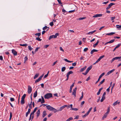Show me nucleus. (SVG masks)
I'll return each instance as SVG.
<instances>
[{
	"instance_id": "44",
	"label": "nucleus",
	"mask_w": 121,
	"mask_h": 121,
	"mask_svg": "<svg viewBox=\"0 0 121 121\" xmlns=\"http://www.w3.org/2000/svg\"><path fill=\"white\" fill-rule=\"evenodd\" d=\"M32 104V101H31L30 104L29 105V107L30 108V109H32V106H31V105Z\"/></svg>"
},
{
	"instance_id": "2",
	"label": "nucleus",
	"mask_w": 121,
	"mask_h": 121,
	"mask_svg": "<svg viewBox=\"0 0 121 121\" xmlns=\"http://www.w3.org/2000/svg\"><path fill=\"white\" fill-rule=\"evenodd\" d=\"M52 97V94L51 93H48L46 94L44 96L45 99H48Z\"/></svg>"
},
{
	"instance_id": "52",
	"label": "nucleus",
	"mask_w": 121,
	"mask_h": 121,
	"mask_svg": "<svg viewBox=\"0 0 121 121\" xmlns=\"http://www.w3.org/2000/svg\"><path fill=\"white\" fill-rule=\"evenodd\" d=\"M36 39L39 41H40L42 40V39H40L39 37L36 38Z\"/></svg>"
},
{
	"instance_id": "48",
	"label": "nucleus",
	"mask_w": 121,
	"mask_h": 121,
	"mask_svg": "<svg viewBox=\"0 0 121 121\" xmlns=\"http://www.w3.org/2000/svg\"><path fill=\"white\" fill-rule=\"evenodd\" d=\"M116 26H117V28L120 29H119V30H120V28H121V25H116Z\"/></svg>"
},
{
	"instance_id": "28",
	"label": "nucleus",
	"mask_w": 121,
	"mask_h": 121,
	"mask_svg": "<svg viewBox=\"0 0 121 121\" xmlns=\"http://www.w3.org/2000/svg\"><path fill=\"white\" fill-rule=\"evenodd\" d=\"M83 92H82V96L80 97V98L79 99V100H81L83 98Z\"/></svg>"
},
{
	"instance_id": "58",
	"label": "nucleus",
	"mask_w": 121,
	"mask_h": 121,
	"mask_svg": "<svg viewBox=\"0 0 121 121\" xmlns=\"http://www.w3.org/2000/svg\"><path fill=\"white\" fill-rule=\"evenodd\" d=\"M88 49V48H86L84 49L83 51L84 52H86Z\"/></svg>"
},
{
	"instance_id": "61",
	"label": "nucleus",
	"mask_w": 121,
	"mask_h": 121,
	"mask_svg": "<svg viewBox=\"0 0 121 121\" xmlns=\"http://www.w3.org/2000/svg\"><path fill=\"white\" fill-rule=\"evenodd\" d=\"M72 87H70V90H69V93H71L72 92Z\"/></svg>"
},
{
	"instance_id": "14",
	"label": "nucleus",
	"mask_w": 121,
	"mask_h": 121,
	"mask_svg": "<svg viewBox=\"0 0 121 121\" xmlns=\"http://www.w3.org/2000/svg\"><path fill=\"white\" fill-rule=\"evenodd\" d=\"M120 103V102H118V100H117L113 103L112 105L113 106H114L117 104H119Z\"/></svg>"
},
{
	"instance_id": "15",
	"label": "nucleus",
	"mask_w": 121,
	"mask_h": 121,
	"mask_svg": "<svg viewBox=\"0 0 121 121\" xmlns=\"http://www.w3.org/2000/svg\"><path fill=\"white\" fill-rule=\"evenodd\" d=\"M115 41L114 39H113L112 40L110 41L107 42H106V43H105V45H106L108 43H111Z\"/></svg>"
},
{
	"instance_id": "47",
	"label": "nucleus",
	"mask_w": 121,
	"mask_h": 121,
	"mask_svg": "<svg viewBox=\"0 0 121 121\" xmlns=\"http://www.w3.org/2000/svg\"><path fill=\"white\" fill-rule=\"evenodd\" d=\"M28 48L29 49L30 51H31L33 49V48H32L30 45L28 46Z\"/></svg>"
},
{
	"instance_id": "9",
	"label": "nucleus",
	"mask_w": 121,
	"mask_h": 121,
	"mask_svg": "<svg viewBox=\"0 0 121 121\" xmlns=\"http://www.w3.org/2000/svg\"><path fill=\"white\" fill-rule=\"evenodd\" d=\"M115 4V3H111L108 5V6L106 8V9L107 10H108L113 5H114Z\"/></svg>"
},
{
	"instance_id": "8",
	"label": "nucleus",
	"mask_w": 121,
	"mask_h": 121,
	"mask_svg": "<svg viewBox=\"0 0 121 121\" xmlns=\"http://www.w3.org/2000/svg\"><path fill=\"white\" fill-rule=\"evenodd\" d=\"M77 89V87H76L73 90V92L72 94V95H74L75 97L76 96V93Z\"/></svg>"
},
{
	"instance_id": "32",
	"label": "nucleus",
	"mask_w": 121,
	"mask_h": 121,
	"mask_svg": "<svg viewBox=\"0 0 121 121\" xmlns=\"http://www.w3.org/2000/svg\"><path fill=\"white\" fill-rule=\"evenodd\" d=\"M105 99V96H102V98L100 100V102H102L104 101V100Z\"/></svg>"
},
{
	"instance_id": "35",
	"label": "nucleus",
	"mask_w": 121,
	"mask_h": 121,
	"mask_svg": "<svg viewBox=\"0 0 121 121\" xmlns=\"http://www.w3.org/2000/svg\"><path fill=\"white\" fill-rule=\"evenodd\" d=\"M35 35L36 36L37 35L38 36V37H39L41 35V34L40 33H36L35 34Z\"/></svg>"
},
{
	"instance_id": "37",
	"label": "nucleus",
	"mask_w": 121,
	"mask_h": 121,
	"mask_svg": "<svg viewBox=\"0 0 121 121\" xmlns=\"http://www.w3.org/2000/svg\"><path fill=\"white\" fill-rule=\"evenodd\" d=\"M73 119L72 117H70L66 121H70V120H72Z\"/></svg>"
},
{
	"instance_id": "17",
	"label": "nucleus",
	"mask_w": 121,
	"mask_h": 121,
	"mask_svg": "<svg viewBox=\"0 0 121 121\" xmlns=\"http://www.w3.org/2000/svg\"><path fill=\"white\" fill-rule=\"evenodd\" d=\"M114 70H115V69H113L110 71H109L107 73V74L106 75H108L109 74H110L111 73H112L113 72V71Z\"/></svg>"
},
{
	"instance_id": "3",
	"label": "nucleus",
	"mask_w": 121,
	"mask_h": 121,
	"mask_svg": "<svg viewBox=\"0 0 121 121\" xmlns=\"http://www.w3.org/2000/svg\"><path fill=\"white\" fill-rule=\"evenodd\" d=\"M67 106V105H64V106H63L61 107H60V108L59 109H58L57 110V112L59 111H61L64 108H65V107Z\"/></svg>"
},
{
	"instance_id": "19",
	"label": "nucleus",
	"mask_w": 121,
	"mask_h": 121,
	"mask_svg": "<svg viewBox=\"0 0 121 121\" xmlns=\"http://www.w3.org/2000/svg\"><path fill=\"white\" fill-rule=\"evenodd\" d=\"M86 66H85L84 67L81 68V70H80V71L81 72H83L84 70L86 69Z\"/></svg>"
},
{
	"instance_id": "12",
	"label": "nucleus",
	"mask_w": 121,
	"mask_h": 121,
	"mask_svg": "<svg viewBox=\"0 0 121 121\" xmlns=\"http://www.w3.org/2000/svg\"><path fill=\"white\" fill-rule=\"evenodd\" d=\"M12 52L13 53L14 56H16L17 55V52L14 49L12 50Z\"/></svg>"
},
{
	"instance_id": "34",
	"label": "nucleus",
	"mask_w": 121,
	"mask_h": 121,
	"mask_svg": "<svg viewBox=\"0 0 121 121\" xmlns=\"http://www.w3.org/2000/svg\"><path fill=\"white\" fill-rule=\"evenodd\" d=\"M70 109L71 110H74L75 111H77L78 110V108H70Z\"/></svg>"
},
{
	"instance_id": "59",
	"label": "nucleus",
	"mask_w": 121,
	"mask_h": 121,
	"mask_svg": "<svg viewBox=\"0 0 121 121\" xmlns=\"http://www.w3.org/2000/svg\"><path fill=\"white\" fill-rule=\"evenodd\" d=\"M88 72H87V71H86H86L85 73H82V74H84V75H86L88 73Z\"/></svg>"
},
{
	"instance_id": "20",
	"label": "nucleus",
	"mask_w": 121,
	"mask_h": 121,
	"mask_svg": "<svg viewBox=\"0 0 121 121\" xmlns=\"http://www.w3.org/2000/svg\"><path fill=\"white\" fill-rule=\"evenodd\" d=\"M40 110L39 109L38 110V111H37L36 114H37V117H38L39 116L40 114Z\"/></svg>"
},
{
	"instance_id": "63",
	"label": "nucleus",
	"mask_w": 121,
	"mask_h": 121,
	"mask_svg": "<svg viewBox=\"0 0 121 121\" xmlns=\"http://www.w3.org/2000/svg\"><path fill=\"white\" fill-rule=\"evenodd\" d=\"M60 50L62 51L63 52H64V50L61 47H60Z\"/></svg>"
},
{
	"instance_id": "56",
	"label": "nucleus",
	"mask_w": 121,
	"mask_h": 121,
	"mask_svg": "<svg viewBox=\"0 0 121 121\" xmlns=\"http://www.w3.org/2000/svg\"><path fill=\"white\" fill-rule=\"evenodd\" d=\"M28 58L27 56H26L24 58V63H25L26 61L27 60Z\"/></svg>"
},
{
	"instance_id": "25",
	"label": "nucleus",
	"mask_w": 121,
	"mask_h": 121,
	"mask_svg": "<svg viewBox=\"0 0 121 121\" xmlns=\"http://www.w3.org/2000/svg\"><path fill=\"white\" fill-rule=\"evenodd\" d=\"M99 41L98 40L97 41V42H96V43H95V44L93 45V47H94V48H95V46H97V45H98V43H99Z\"/></svg>"
},
{
	"instance_id": "7",
	"label": "nucleus",
	"mask_w": 121,
	"mask_h": 121,
	"mask_svg": "<svg viewBox=\"0 0 121 121\" xmlns=\"http://www.w3.org/2000/svg\"><path fill=\"white\" fill-rule=\"evenodd\" d=\"M104 74L105 73H103L100 76L98 79V80L95 83V84L99 82V81L100 80L101 78L104 75Z\"/></svg>"
},
{
	"instance_id": "29",
	"label": "nucleus",
	"mask_w": 121,
	"mask_h": 121,
	"mask_svg": "<svg viewBox=\"0 0 121 121\" xmlns=\"http://www.w3.org/2000/svg\"><path fill=\"white\" fill-rule=\"evenodd\" d=\"M64 60H65V61L68 62H69V63H71L72 62H73V61H70L69 60H68L67 59H64Z\"/></svg>"
},
{
	"instance_id": "46",
	"label": "nucleus",
	"mask_w": 121,
	"mask_h": 121,
	"mask_svg": "<svg viewBox=\"0 0 121 121\" xmlns=\"http://www.w3.org/2000/svg\"><path fill=\"white\" fill-rule=\"evenodd\" d=\"M89 114L87 112L84 115L82 116V117L83 118H84L86 117V116H87Z\"/></svg>"
},
{
	"instance_id": "53",
	"label": "nucleus",
	"mask_w": 121,
	"mask_h": 121,
	"mask_svg": "<svg viewBox=\"0 0 121 121\" xmlns=\"http://www.w3.org/2000/svg\"><path fill=\"white\" fill-rule=\"evenodd\" d=\"M49 25L51 26H52L54 24L53 22H52L50 23Z\"/></svg>"
},
{
	"instance_id": "6",
	"label": "nucleus",
	"mask_w": 121,
	"mask_h": 121,
	"mask_svg": "<svg viewBox=\"0 0 121 121\" xmlns=\"http://www.w3.org/2000/svg\"><path fill=\"white\" fill-rule=\"evenodd\" d=\"M73 72L72 71H69L67 74L66 77H67V79L66 80V81L69 78V75L71 74H72Z\"/></svg>"
},
{
	"instance_id": "13",
	"label": "nucleus",
	"mask_w": 121,
	"mask_h": 121,
	"mask_svg": "<svg viewBox=\"0 0 121 121\" xmlns=\"http://www.w3.org/2000/svg\"><path fill=\"white\" fill-rule=\"evenodd\" d=\"M47 114L46 112V111L44 110L42 114V117H44Z\"/></svg>"
},
{
	"instance_id": "24",
	"label": "nucleus",
	"mask_w": 121,
	"mask_h": 121,
	"mask_svg": "<svg viewBox=\"0 0 121 121\" xmlns=\"http://www.w3.org/2000/svg\"><path fill=\"white\" fill-rule=\"evenodd\" d=\"M37 91H36L34 94V98L36 97L37 95Z\"/></svg>"
},
{
	"instance_id": "18",
	"label": "nucleus",
	"mask_w": 121,
	"mask_h": 121,
	"mask_svg": "<svg viewBox=\"0 0 121 121\" xmlns=\"http://www.w3.org/2000/svg\"><path fill=\"white\" fill-rule=\"evenodd\" d=\"M96 31V30H95L93 31H92L90 32L87 34L88 35H91L93 34L94 32H95Z\"/></svg>"
},
{
	"instance_id": "43",
	"label": "nucleus",
	"mask_w": 121,
	"mask_h": 121,
	"mask_svg": "<svg viewBox=\"0 0 121 121\" xmlns=\"http://www.w3.org/2000/svg\"><path fill=\"white\" fill-rule=\"evenodd\" d=\"M12 117V114L11 112L10 113V118L9 119V120L10 121L11 120Z\"/></svg>"
},
{
	"instance_id": "31",
	"label": "nucleus",
	"mask_w": 121,
	"mask_h": 121,
	"mask_svg": "<svg viewBox=\"0 0 121 121\" xmlns=\"http://www.w3.org/2000/svg\"><path fill=\"white\" fill-rule=\"evenodd\" d=\"M105 56L104 55H103L99 57L98 59L99 61H100V60L102 58L104 57Z\"/></svg>"
},
{
	"instance_id": "23",
	"label": "nucleus",
	"mask_w": 121,
	"mask_h": 121,
	"mask_svg": "<svg viewBox=\"0 0 121 121\" xmlns=\"http://www.w3.org/2000/svg\"><path fill=\"white\" fill-rule=\"evenodd\" d=\"M103 89V88L101 87L99 89L98 91V92L97 94V95H99L100 94L101 91L102 89Z\"/></svg>"
},
{
	"instance_id": "1",
	"label": "nucleus",
	"mask_w": 121,
	"mask_h": 121,
	"mask_svg": "<svg viewBox=\"0 0 121 121\" xmlns=\"http://www.w3.org/2000/svg\"><path fill=\"white\" fill-rule=\"evenodd\" d=\"M47 109L50 111H53L54 112H57V110L49 105H48L46 106Z\"/></svg>"
},
{
	"instance_id": "57",
	"label": "nucleus",
	"mask_w": 121,
	"mask_h": 121,
	"mask_svg": "<svg viewBox=\"0 0 121 121\" xmlns=\"http://www.w3.org/2000/svg\"><path fill=\"white\" fill-rule=\"evenodd\" d=\"M10 100L12 102L13 101H14V99L13 98H10Z\"/></svg>"
},
{
	"instance_id": "16",
	"label": "nucleus",
	"mask_w": 121,
	"mask_h": 121,
	"mask_svg": "<svg viewBox=\"0 0 121 121\" xmlns=\"http://www.w3.org/2000/svg\"><path fill=\"white\" fill-rule=\"evenodd\" d=\"M98 51V50L95 49H93V50L91 51V54L92 55L93 53L95 52H97Z\"/></svg>"
},
{
	"instance_id": "41",
	"label": "nucleus",
	"mask_w": 121,
	"mask_h": 121,
	"mask_svg": "<svg viewBox=\"0 0 121 121\" xmlns=\"http://www.w3.org/2000/svg\"><path fill=\"white\" fill-rule=\"evenodd\" d=\"M26 95L25 94H24L22 96V97L21 99H24L25 98L26 96Z\"/></svg>"
},
{
	"instance_id": "64",
	"label": "nucleus",
	"mask_w": 121,
	"mask_h": 121,
	"mask_svg": "<svg viewBox=\"0 0 121 121\" xmlns=\"http://www.w3.org/2000/svg\"><path fill=\"white\" fill-rule=\"evenodd\" d=\"M39 48H36V49H35V53L38 50Z\"/></svg>"
},
{
	"instance_id": "42",
	"label": "nucleus",
	"mask_w": 121,
	"mask_h": 121,
	"mask_svg": "<svg viewBox=\"0 0 121 121\" xmlns=\"http://www.w3.org/2000/svg\"><path fill=\"white\" fill-rule=\"evenodd\" d=\"M110 107H108V108L107 110V112H106V113H107L108 114L110 112Z\"/></svg>"
},
{
	"instance_id": "5",
	"label": "nucleus",
	"mask_w": 121,
	"mask_h": 121,
	"mask_svg": "<svg viewBox=\"0 0 121 121\" xmlns=\"http://www.w3.org/2000/svg\"><path fill=\"white\" fill-rule=\"evenodd\" d=\"M32 89L31 87L30 86H28V93L29 94L32 91Z\"/></svg>"
},
{
	"instance_id": "4",
	"label": "nucleus",
	"mask_w": 121,
	"mask_h": 121,
	"mask_svg": "<svg viewBox=\"0 0 121 121\" xmlns=\"http://www.w3.org/2000/svg\"><path fill=\"white\" fill-rule=\"evenodd\" d=\"M120 59H121V56L115 57L112 59V60L111 61V62L112 63L115 60Z\"/></svg>"
},
{
	"instance_id": "11",
	"label": "nucleus",
	"mask_w": 121,
	"mask_h": 121,
	"mask_svg": "<svg viewBox=\"0 0 121 121\" xmlns=\"http://www.w3.org/2000/svg\"><path fill=\"white\" fill-rule=\"evenodd\" d=\"M102 15L101 14H95L93 16V17H101Z\"/></svg>"
},
{
	"instance_id": "54",
	"label": "nucleus",
	"mask_w": 121,
	"mask_h": 121,
	"mask_svg": "<svg viewBox=\"0 0 121 121\" xmlns=\"http://www.w3.org/2000/svg\"><path fill=\"white\" fill-rule=\"evenodd\" d=\"M47 28H49L47 26H45L43 27V30H45Z\"/></svg>"
},
{
	"instance_id": "39",
	"label": "nucleus",
	"mask_w": 121,
	"mask_h": 121,
	"mask_svg": "<svg viewBox=\"0 0 121 121\" xmlns=\"http://www.w3.org/2000/svg\"><path fill=\"white\" fill-rule=\"evenodd\" d=\"M20 46H27L28 44L26 43L25 44H20Z\"/></svg>"
},
{
	"instance_id": "10",
	"label": "nucleus",
	"mask_w": 121,
	"mask_h": 121,
	"mask_svg": "<svg viewBox=\"0 0 121 121\" xmlns=\"http://www.w3.org/2000/svg\"><path fill=\"white\" fill-rule=\"evenodd\" d=\"M43 75H42L41 76H40L38 79L36 80L35 81V83H36L37 82H39V81L43 77Z\"/></svg>"
},
{
	"instance_id": "45",
	"label": "nucleus",
	"mask_w": 121,
	"mask_h": 121,
	"mask_svg": "<svg viewBox=\"0 0 121 121\" xmlns=\"http://www.w3.org/2000/svg\"><path fill=\"white\" fill-rule=\"evenodd\" d=\"M59 34L58 33H56L55 35H54V38H56L57 37V36L59 35Z\"/></svg>"
},
{
	"instance_id": "33",
	"label": "nucleus",
	"mask_w": 121,
	"mask_h": 121,
	"mask_svg": "<svg viewBox=\"0 0 121 121\" xmlns=\"http://www.w3.org/2000/svg\"><path fill=\"white\" fill-rule=\"evenodd\" d=\"M39 74L38 73H37L35 74V76L34 77V79H35L37 78L39 76Z\"/></svg>"
},
{
	"instance_id": "50",
	"label": "nucleus",
	"mask_w": 121,
	"mask_h": 121,
	"mask_svg": "<svg viewBox=\"0 0 121 121\" xmlns=\"http://www.w3.org/2000/svg\"><path fill=\"white\" fill-rule=\"evenodd\" d=\"M86 17H80L78 19H79V20H82L83 19H84L86 18Z\"/></svg>"
},
{
	"instance_id": "22",
	"label": "nucleus",
	"mask_w": 121,
	"mask_h": 121,
	"mask_svg": "<svg viewBox=\"0 0 121 121\" xmlns=\"http://www.w3.org/2000/svg\"><path fill=\"white\" fill-rule=\"evenodd\" d=\"M108 114L106 113L102 117L103 120L107 116Z\"/></svg>"
},
{
	"instance_id": "49",
	"label": "nucleus",
	"mask_w": 121,
	"mask_h": 121,
	"mask_svg": "<svg viewBox=\"0 0 121 121\" xmlns=\"http://www.w3.org/2000/svg\"><path fill=\"white\" fill-rule=\"evenodd\" d=\"M92 109V107H91L89 109V110L87 112L89 114L90 111Z\"/></svg>"
},
{
	"instance_id": "36",
	"label": "nucleus",
	"mask_w": 121,
	"mask_h": 121,
	"mask_svg": "<svg viewBox=\"0 0 121 121\" xmlns=\"http://www.w3.org/2000/svg\"><path fill=\"white\" fill-rule=\"evenodd\" d=\"M52 38H54V35H52L50 36L49 37L48 39L49 40H50V39H52Z\"/></svg>"
},
{
	"instance_id": "55",
	"label": "nucleus",
	"mask_w": 121,
	"mask_h": 121,
	"mask_svg": "<svg viewBox=\"0 0 121 121\" xmlns=\"http://www.w3.org/2000/svg\"><path fill=\"white\" fill-rule=\"evenodd\" d=\"M85 103V102L84 101L82 102L81 104V106H82L83 104H84Z\"/></svg>"
},
{
	"instance_id": "30",
	"label": "nucleus",
	"mask_w": 121,
	"mask_h": 121,
	"mask_svg": "<svg viewBox=\"0 0 121 121\" xmlns=\"http://www.w3.org/2000/svg\"><path fill=\"white\" fill-rule=\"evenodd\" d=\"M25 103L24 99H21V104L22 105L23 104Z\"/></svg>"
},
{
	"instance_id": "26",
	"label": "nucleus",
	"mask_w": 121,
	"mask_h": 121,
	"mask_svg": "<svg viewBox=\"0 0 121 121\" xmlns=\"http://www.w3.org/2000/svg\"><path fill=\"white\" fill-rule=\"evenodd\" d=\"M105 80V79H103V80L100 82L99 84V85H98V86H100V85L102 84L103 83H104Z\"/></svg>"
},
{
	"instance_id": "27",
	"label": "nucleus",
	"mask_w": 121,
	"mask_h": 121,
	"mask_svg": "<svg viewBox=\"0 0 121 121\" xmlns=\"http://www.w3.org/2000/svg\"><path fill=\"white\" fill-rule=\"evenodd\" d=\"M115 34V33L114 32H111L109 33H107L106 34V35H112Z\"/></svg>"
},
{
	"instance_id": "62",
	"label": "nucleus",
	"mask_w": 121,
	"mask_h": 121,
	"mask_svg": "<svg viewBox=\"0 0 121 121\" xmlns=\"http://www.w3.org/2000/svg\"><path fill=\"white\" fill-rule=\"evenodd\" d=\"M111 18V20H113L115 19V17H112Z\"/></svg>"
},
{
	"instance_id": "60",
	"label": "nucleus",
	"mask_w": 121,
	"mask_h": 121,
	"mask_svg": "<svg viewBox=\"0 0 121 121\" xmlns=\"http://www.w3.org/2000/svg\"><path fill=\"white\" fill-rule=\"evenodd\" d=\"M45 100H44V99H42V100L41 101V103H43L45 102Z\"/></svg>"
},
{
	"instance_id": "51",
	"label": "nucleus",
	"mask_w": 121,
	"mask_h": 121,
	"mask_svg": "<svg viewBox=\"0 0 121 121\" xmlns=\"http://www.w3.org/2000/svg\"><path fill=\"white\" fill-rule=\"evenodd\" d=\"M121 44H118L116 47H115V48H116V49L118 48L120 46H121Z\"/></svg>"
},
{
	"instance_id": "21",
	"label": "nucleus",
	"mask_w": 121,
	"mask_h": 121,
	"mask_svg": "<svg viewBox=\"0 0 121 121\" xmlns=\"http://www.w3.org/2000/svg\"><path fill=\"white\" fill-rule=\"evenodd\" d=\"M92 68V66L91 65L89 67L86 69V71L88 72Z\"/></svg>"
},
{
	"instance_id": "40",
	"label": "nucleus",
	"mask_w": 121,
	"mask_h": 121,
	"mask_svg": "<svg viewBox=\"0 0 121 121\" xmlns=\"http://www.w3.org/2000/svg\"><path fill=\"white\" fill-rule=\"evenodd\" d=\"M58 2L61 5V6H63V5L61 4H62V3L61 2V0H57Z\"/></svg>"
},
{
	"instance_id": "38",
	"label": "nucleus",
	"mask_w": 121,
	"mask_h": 121,
	"mask_svg": "<svg viewBox=\"0 0 121 121\" xmlns=\"http://www.w3.org/2000/svg\"><path fill=\"white\" fill-rule=\"evenodd\" d=\"M66 69V68L65 67H63L62 68L61 71L62 72H64Z\"/></svg>"
}]
</instances>
